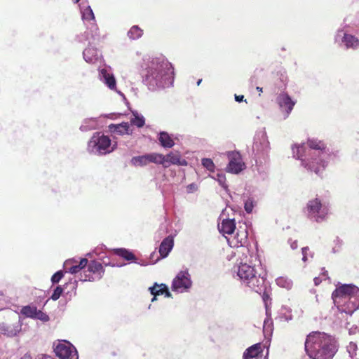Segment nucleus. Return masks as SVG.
Segmentation results:
<instances>
[{
	"mask_svg": "<svg viewBox=\"0 0 359 359\" xmlns=\"http://www.w3.org/2000/svg\"><path fill=\"white\" fill-rule=\"evenodd\" d=\"M233 271L236 273L242 285L262 297L268 316V302L271 301V288L270 282L266 280V271L262 267L258 255L252 252L249 256L245 255L241 258L234 265Z\"/></svg>",
	"mask_w": 359,
	"mask_h": 359,
	"instance_id": "nucleus-1",
	"label": "nucleus"
},
{
	"mask_svg": "<svg viewBox=\"0 0 359 359\" xmlns=\"http://www.w3.org/2000/svg\"><path fill=\"white\" fill-rule=\"evenodd\" d=\"M292 151L293 158L300 161L301 166L318 176L339 157L338 151L330 149L323 141L316 138L308 139L306 144L292 145Z\"/></svg>",
	"mask_w": 359,
	"mask_h": 359,
	"instance_id": "nucleus-2",
	"label": "nucleus"
},
{
	"mask_svg": "<svg viewBox=\"0 0 359 359\" xmlns=\"http://www.w3.org/2000/svg\"><path fill=\"white\" fill-rule=\"evenodd\" d=\"M142 81L150 91L161 90L173 86L174 68L164 57L144 60Z\"/></svg>",
	"mask_w": 359,
	"mask_h": 359,
	"instance_id": "nucleus-3",
	"label": "nucleus"
},
{
	"mask_svg": "<svg viewBox=\"0 0 359 359\" xmlns=\"http://www.w3.org/2000/svg\"><path fill=\"white\" fill-rule=\"evenodd\" d=\"M304 346L311 359H332L338 351L334 338L325 332L309 334Z\"/></svg>",
	"mask_w": 359,
	"mask_h": 359,
	"instance_id": "nucleus-4",
	"label": "nucleus"
},
{
	"mask_svg": "<svg viewBox=\"0 0 359 359\" xmlns=\"http://www.w3.org/2000/svg\"><path fill=\"white\" fill-rule=\"evenodd\" d=\"M270 143L264 128L257 130L254 137L252 151L256 165L262 166L269 161Z\"/></svg>",
	"mask_w": 359,
	"mask_h": 359,
	"instance_id": "nucleus-5",
	"label": "nucleus"
},
{
	"mask_svg": "<svg viewBox=\"0 0 359 359\" xmlns=\"http://www.w3.org/2000/svg\"><path fill=\"white\" fill-rule=\"evenodd\" d=\"M117 142L112 143L111 140L107 135L100 132L94 133L88 142L87 151L90 154L103 156L109 154L116 150Z\"/></svg>",
	"mask_w": 359,
	"mask_h": 359,
	"instance_id": "nucleus-6",
	"label": "nucleus"
},
{
	"mask_svg": "<svg viewBox=\"0 0 359 359\" xmlns=\"http://www.w3.org/2000/svg\"><path fill=\"white\" fill-rule=\"evenodd\" d=\"M329 210L326 203H323L319 198H315L307 202L304 213L309 220L321 223L327 219Z\"/></svg>",
	"mask_w": 359,
	"mask_h": 359,
	"instance_id": "nucleus-7",
	"label": "nucleus"
},
{
	"mask_svg": "<svg viewBox=\"0 0 359 359\" xmlns=\"http://www.w3.org/2000/svg\"><path fill=\"white\" fill-rule=\"evenodd\" d=\"M83 21L86 25V29L90 30L91 36L95 39L98 36V27L95 23L94 13L87 2L82 1L79 5Z\"/></svg>",
	"mask_w": 359,
	"mask_h": 359,
	"instance_id": "nucleus-8",
	"label": "nucleus"
},
{
	"mask_svg": "<svg viewBox=\"0 0 359 359\" xmlns=\"http://www.w3.org/2000/svg\"><path fill=\"white\" fill-rule=\"evenodd\" d=\"M334 305L337 307L339 313L351 316L354 312L359 309V294L339 301L334 299Z\"/></svg>",
	"mask_w": 359,
	"mask_h": 359,
	"instance_id": "nucleus-9",
	"label": "nucleus"
},
{
	"mask_svg": "<svg viewBox=\"0 0 359 359\" xmlns=\"http://www.w3.org/2000/svg\"><path fill=\"white\" fill-rule=\"evenodd\" d=\"M55 355L60 359H79L76 348L68 341H59L53 344Z\"/></svg>",
	"mask_w": 359,
	"mask_h": 359,
	"instance_id": "nucleus-10",
	"label": "nucleus"
},
{
	"mask_svg": "<svg viewBox=\"0 0 359 359\" xmlns=\"http://www.w3.org/2000/svg\"><path fill=\"white\" fill-rule=\"evenodd\" d=\"M334 41L341 48L346 50H357L359 48V39L353 34H348L343 29L337 30L334 36Z\"/></svg>",
	"mask_w": 359,
	"mask_h": 359,
	"instance_id": "nucleus-11",
	"label": "nucleus"
},
{
	"mask_svg": "<svg viewBox=\"0 0 359 359\" xmlns=\"http://www.w3.org/2000/svg\"><path fill=\"white\" fill-rule=\"evenodd\" d=\"M98 79L109 89L116 92L118 94L124 97V95L116 88V80L111 67L106 65L100 66L98 67Z\"/></svg>",
	"mask_w": 359,
	"mask_h": 359,
	"instance_id": "nucleus-12",
	"label": "nucleus"
},
{
	"mask_svg": "<svg viewBox=\"0 0 359 359\" xmlns=\"http://www.w3.org/2000/svg\"><path fill=\"white\" fill-rule=\"evenodd\" d=\"M104 273V269L102 264L96 260H92L88 265V271L81 275L80 280L97 281L102 278Z\"/></svg>",
	"mask_w": 359,
	"mask_h": 359,
	"instance_id": "nucleus-13",
	"label": "nucleus"
},
{
	"mask_svg": "<svg viewBox=\"0 0 359 359\" xmlns=\"http://www.w3.org/2000/svg\"><path fill=\"white\" fill-rule=\"evenodd\" d=\"M191 285L192 281L188 271H181L173 279L171 289L174 292L182 293L187 292Z\"/></svg>",
	"mask_w": 359,
	"mask_h": 359,
	"instance_id": "nucleus-14",
	"label": "nucleus"
},
{
	"mask_svg": "<svg viewBox=\"0 0 359 359\" xmlns=\"http://www.w3.org/2000/svg\"><path fill=\"white\" fill-rule=\"evenodd\" d=\"M359 294V287L354 284H341L339 283L336 286V289L332 293V299L333 302L334 299L339 301L341 299H344L353 295Z\"/></svg>",
	"mask_w": 359,
	"mask_h": 359,
	"instance_id": "nucleus-15",
	"label": "nucleus"
},
{
	"mask_svg": "<svg viewBox=\"0 0 359 359\" xmlns=\"http://www.w3.org/2000/svg\"><path fill=\"white\" fill-rule=\"evenodd\" d=\"M229 160L226 171L232 174H238L245 168L241 154L237 151H229L226 153Z\"/></svg>",
	"mask_w": 359,
	"mask_h": 359,
	"instance_id": "nucleus-16",
	"label": "nucleus"
},
{
	"mask_svg": "<svg viewBox=\"0 0 359 359\" xmlns=\"http://www.w3.org/2000/svg\"><path fill=\"white\" fill-rule=\"evenodd\" d=\"M276 102L281 112L283 114L284 118L289 116L296 104V101L287 93H280L276 97Z\"/></svg>",
	"mask_w": 359,
	"mask_h": 359,
	"instance_id": "nucleus-17",
	"label": "nucleus"
},
{
	"mask_svg": "<svg viewBox=\"0 0 359 359\" xmlns=\"http://www.w3.org/2000/svg\"><path fill=\"white\" fill-rule=\"evenodd\" d=\"M22 320L20 317L16 323L8 324L5 322L0 323V332L7 337H14L17 336L22 330Z\"/></svg>",
	"mask_w": 359,
	"mask_h": 359,
	"instance_id": "nucleus-18",
	"label": "nucleus"
},
{
	"mask_svg": "<svg viewBox=\"0 0 359 359\" xmlns=\"http://www.w3.org/2000/svg\"><path fill=\"white\" fill-rule=\"evenodd\" d=\"M174 246V237L172 235H169L165 238L160 244L158 252L160 257H158L156 260L152 261L151 264H156L160 259H164L167 257L172 250Z\"/></svg>",
	"mask_w": 359,
	"mask_h": 359,
	"instance_id": "nucleus-19",
	"label": "nucleus"
},
{
	"mask_svg": "<svg viewBox=\"0 0 359 359\" xmlns=\"http://www.w3.org/2000/svg\"><path fill=\"white\" fill-rule=\"evenodd\" d=\"M109 131L111 134L117 135H131L133 133V130L131 128L128 122H122L118 124L111 123L109 126Z\"/></svg>",
	"mask_w": 359,
	"mask_h": 359,
	"instance_id": "nucleus-20",
	"label": "nucleus"
},
{
	"mask_svg": "<svg viewBox=\"0 0 359 359\" xmlns=\"http://www.w3.org/2000/svg\"><path fill=\"white\" fill-rule=\"evenodd\" d=\"M83 57L86 62L95 64L101 59L102 55L97 48L88 47L83 51Z\"/></svg>",
	"mask_w": 359,
	"mask_h": 359,
	"instance_id": "nucleus-21",
	"label": "nucleus"
},
{
	"mask_svg": "<svg viewBox=\"0 0 359 359\" xmlns=\"http://www.w3.org/2000/svg\"><path fill=\"white\" fill-rule=\"evenodd\" d=\"M262 347L260 343H257L248 347L243 353V359H258L262 356Z\"/></svg>",
	"mask_w": 359,
	"mask_h": 359,
	"instance_id": "nucleus-22",
	"label": "nucleus"
},
{
	"mask_svg": "<svg viewBox=\"0 0 359 359\" xmlns=\"http://www.w3.org/2000/svg\"><path fill=\"white\" fill-rule=\"evenodd\" d=\"M218 229L222 234H231L236 229V222L234 219H224L220 224H218Z\"/></svg>",
	"mask_w": 359,
	"mask_h": 359,
	"instance_id": "nucleus-23",
	"label": "nucleus"
},
{
	"mask_svg": "<svg viewBox=\"0 0 359 359\" xmlns=\"http://www.w3.org/2000/svg\"><path fill=\"white\" fill-rule=\"evenodd\" d=\"M98 119L97 118H87L83 120L79 130L81 132H88L90 130H96L98 128Z\"/></svg>",
	"mask_w": 359,
	"mask_h": 359,
	"instance_id": "nucleus-24",
	"label": "nucleus"
},
{
	"mask_svg": "<svg viewBox=\"0 0 359 359\" xmlns=\"http://www.w3.org/2000/svg\"><path fill=\"white\" fill-rule=\"evenodd\" d=\"M158 140L161 146L165 149L172 148L175 145V142L171 135L165 131L158 133Z\"/></svg>",
	"mask_w": 359,
	"mask_h": 359,
	"instance_id": "nucleus-25",
	"label": "nucleus"
},
{
	"mask_svg": "<svg viewBox=\"0 0 359 359\" xmlns=\"http://www.w3.org/2000/svg\"><path fill=\"white\" fill-rule=\"evenodd\" d=\"M132 117L130 119V126L133 125L138 128H142L145 124V118L136 110H131Z\"/></svg>",
	"mask_w": 359,
	"mask_h": 359,
	"instance_id": "nucleus-26",
	"label": "nucleus"
},
{
	"mask_svg": "<svg viewBox=\"0 0 359 359\" xmlns=\"http://www.w3.org/2000/svg\"><path fill=\"white\" fill-rule=\"evenodd\" d=\"M76 262L77 261L75 258L66 260L63 264L65 271L72 274H75L81 270L78 264H76Z\"/></svg>",
	"mask_w": 359,
	"mask_h": 359,
	"instance_id": "nucleus-27",
	"label": "nucleus"
},
{
	"mask_svg": "<svg viewBox=\"0 0 359 359\" xmlns=\"http://www.w3.org/2000/svg\"><path fill=\"white\" fill-rule=\"evenodd\" d=\"M116 255L123 257L127 261L136 262V257L135 255L128 249L126 248H116L114 250Z\"/></svg>",
	"mask_w": 359,
	"mask_h": 359,
	"instance_id": "nucleus-28",
	"label": "nucleus"
},
{
	"mask_svg": "<svg viewBox=\"0 0 359 359\" xmlns=\"http://www.w3.org/2000/svg\"><path fill=\"white\" fill-rule=\"evenodd\" d=\"M99 36L100 34H98L97 38L93 39L91 36L90 30L87 29V31H86L85 32L76 35L75 37V41L80 43H85L86 41H88L89 44H90L92 42L98 40Z\"/></svg>",
	"mask_w": 359,
	"mask_h": 359,
	"instance_id": "nucleus-29",
	"label": "nucleus"
},
{
	"mask_svg": "<svg viewBox=\"0 0 359 359\" xmlns=\"http://www.w3.org/2000/svg\"><path fill=\"white\" fill-rule=\"evenodd\" d=\"M143 35V30L138 25H133L127 33L128 37L130 40H137Z\"/></svg>",
	"mask_w": 359,
	"mask_h": 359,
	"instance_id": "nucleus-30",
	"label": "nucleus"
},
{
	"mask_svg": "<svg viewBox=\"0 0 359 359\" xmlns=\"http://www.w3.org/2000/svg\"><path fill=\"white\" fill-rule=\"evenodd\" d=\"M38 309L35 306L27 305L22 307L20 313L26 318L34 319Z\"/></svg>",
	"mask_w": 359,
	"mask_h": 359,
	"instance_id": "nucleus-31",
	"label": "nucleus"
},
{
	"mask_svg": "<svg viewBox=\"0 0 359 359\" xmlns=\"http://www.w3.org/2000/svg\"><path fill=\"white\" fill-rule=\"evenodd\" d=\"M149 163L148 154L142 156H134L131 159V163L135 166H144Z\"/></svg>",
	"mask_w": 359,
	"mask_h": 359,
	"instance_id": "nucleus-32",
	"label": "nucleus"
},
{
	"mask_svg": "<svg viewBox=\"0 0 359 359\" xmlns=\"http://www.w3.org/2000/svg\"><path fill=\"white\" fill-rule=\"evenodd\" d=\"M149 155V163L162 165L164 167L165 161V155L157 153H150Z\"/></svg>",
	"mask_w": 359,
	"mask_h": 359,
	"instance_id": "nucleus-33",
	"label": "nucleus"
},
{
	"mask_svg": "<svg viewBox=\"0 0 359 359\" xmlns=\"http://www.w3.org/2000/svg\"><path fill=\"white\" fill-rule=\"evenodd\" d=\"M180 155L179 154H173L172 152H170L167 155H165V161L164 168H168L171 165H177L179 163Z\"/></svg>",
	"mask_w": 359,
	"mask_h": 359,
	"instance_id": "nucleus-34",
	"label": "nucleus"
},
{
	"mask_svg": "<svg viewBox=\"0 0 359 359\" xmlns=\"http://www.w3.org/2000/svg\"><path fill=\"white\" fill-rule=\"evenodd\" d=\"M163 289H167V285L155 283L153 286L149 287V290L151 295L158 296L163 294Z\"/></svg>",
	"mask_w": 359,
	"mask_h": 359,
	"instance_id": "nucleus-35",
	"label": "nucleus"
},
{
	"mask_svg": "<svg viewBox=\"0 0 359 359\" xmlns=\"http://www.w3.org/2000/svg\"><path fill=\"white\" fill-rule=\"evenodd\" d=\"M292 310L286 306H282L278 318L280 320L290 321L292 319Z\"/></svg>",
	"mask_w": 359,
	"mask_h": 359,
	"instance_id": "nucleus-36",
	"label": "nucleus"
},
{
	"mask_svg": "<svg viewBox=\"0 0 359 359\" xmlns=\"http://www.w3.org/2000/svg\"><path fill=\"white\" fill-rule=\"evenodd\" d=\"M256 205H257V201L255 199L254 197H252V196L248 197L244 201L245 211L248 214L252 213L253 208Z\"/></svg>",
	"mask_w": 359,
	"mask_h": 359,
	"instance_id": "nucleus-37",
	"label": "nucleus"
},
{
	"mask_svg": "<svg viewBox=\"0 0 359 359\" xmlns=\"http://www.w3.org/2000/svg\"><path fill=\"white\" fill-rule=\"evenodd\" d=\"M276 284L280 287L290 290L292 287V282L286 278L279 277L276 280Z\"/></svg>",
	"mask_w": 359,
	"mask_h": 359,
	"instance_id": "nucleus-38",
	"label": "nucleus"
},
{
	"mask_svg": "<svg viewBox=\"0 0 359 359\" xmlns=\"http://www.w3.org/2000/svg\"><path fill=\"white\" fill-rule=\"evenodd\" d=\"M201 165L208 171L214 172L215 170V165L213 161L209 158H203L201 159Z\"/></svg>",
	"mask_w": 359,
	"mask_h": 359,
	"instance_id": "nucleus-39",
	"label": "nucleus"
},
{
	"mask_svg": "<svg viewBox=\"0 0 359 359\" xmlns=\"http://www.w3.org/2000/svg\"><path fill=\"white\" fill-rule=\"evenodd\" d=\"M236 238L237 243H240L241 246H243L248 242V233L246 230L237 232Z\"/></svg>",
	"mask_w": 359,
	"mask_h": 359,
	"instance_id": "nucleus-40",
	"label": "nucleus"
},
{
	"mask_svg": "<svg viewBox=\"0 0 359 359\" xmlns=\"http://www.w3.org/2000/svg\"><path fill=\"white\" fill-rule=\"evenodd\" d=\"M100 259L101 261V264H102V266L104 265V266H112V267H121L122 266H123V264H116L114 262H111L110 261V257L107 256V255H104V256H101L100 257Z\"/></svg>",
	"mask_w": 359,
	"mask_h": 359,
	"instance_id": "nucleus-41",
	"label": "nucleus"
},
{
	"mask_svg": "<svg viewBox=\"0 0 359 359\" xmlns=\"http://www.w3.org/2000/svg\"><path fill=\"white\" fill-rule=\"evenodd\" d=\"M334 246L332 249V252L335 254L338 253L341 251L342 245H343V241L341 239H340L339 237H337L334 241Z\"/></svg>",
	"mask_w": 359,
	"mask_h": 359,
	"instance_id": "nucleus-42",
	"label": "nucleus"
},
{
	"mask_svg": "<svg viewBox=\"0 0 359 359\" xmlns=\"http://www.w3.org/2000/svg\"><path fill=\"white\" fill-rule=\"evenodd\" d=\"M63 292V288L61 285H57L53 290L50 299L53 301L57 300Z\"/></svg>",
	"mask_w": 359,
	"mask_h": 359,
	"instance_id": "nucleus-43",
	"label": "nucleus"
},
{
	"mask_svg": "<svg viewBox=\"0 0 359 359\" xmlns=\"http://www.w3.org/2000/svg\"><path fill=\"white\" fill-rule=\"evenodd\" d=\"M34 320H40L41 321L46 323L49 321L50 317L47 313L43 312L41 310H38Z\"/></svg>",
	"mask_w": 359,
	"mask_h": 359,
	"instance_id": "nucleus-44",
	"label": "nucleus"
},
{
	"mask_svg": "<svg viewBox=\"0 0 359 359\" xmlns=\"http://www.w3.org/2000/svg\"><path fill=\"white\" fill-rule=\"evenodd\" d=\"M63 276H64V271L62 270L57 271L51 277L52 283L53 285L58 283L60 282V280L63 278Z\"/></svg>",
	"mask_w": 359,
	"mask_h": 359,
	"instance_id": "nucleus-45",
	"label": "nucleus"
},
{
	"mask_svg": "<svg viewBox=\"0 0 359 359\" xmlns=\"http://www.w3.org/2000/svg\"><path fill=\"white\" fill-rule=\"evenodd\" d=\"M217 180L222 187H223L224 189H227L228 186L226 183V177L224 174L218 173L217 175Z\"/></svg>",
	"mask_w": 359,
	"mask_h": 359,
	"instance_id": "nucleus-46",
	"label": "nucleus"
},
{
	"mask_svg": "<svg viewBox=\"0 0 359 359\" xmlns=\"http://www.w3.org/2000/svg\"><path fill=\"white\" fill-rule=\"evenodd\" d=\"M273 322L271 318H266L264 322V331L271 332L272 330Z\"/></svg>",
	"mask_w": 359,
	"mask_h": 359,
	"instance_id": "nucleus-47",
	"label": "nucleus"
},
{
	"mask_svg": "<svg viewBox=\"0 0 359 359\" xmlns=\"http://www.w3.org/2000/svg\"><path fill=\"white\" fill-rule=\"evenodd\" d=\"M198 189V184L193 182L187 185V192L188 194H192L196 192Z\"/></svg>",
	"mask_w": 359,
	"mask_h": 359,
	"instance_id": "nucleus-48",
	"label": "nucleus"
},
{
	"mask_svg": "<svg viewBox=\"0 0 359 359\" xmlns=\"http://www.w3.org/2000/svg\"><path fill=\"white\" fill-rule=\"evenodd\" d=\"M348 351L349 353L350 356L352 358L353 355H355L357 346L355 343L351 342L349 346H348Z\"/></svg>",
	"mask_w": 359,
	"mask_h": 359,
	"instance_id": "nucleus-49",
	"label": "nucleus"
},
{
	"mask_svg": "<svg viewBox=\"0 0 359 359\" xmlns=\"http://www.w3.org/2000/svg\"><path fill=\"white\" fill-rule=\"evenodd\" d=\"M309 250V247H304L302 248V261L306 262L307 261V252Z\"/></svg>",
	"mask_w": 359,
	"mask_h": 359,
	"instance_id": "nucleus-50",
	"label": "nucleus"
},
{
	"mask_svg": "<svg viewBox=\"0 0 359 359\" xmlns=\"http://www.w3.org/2000/svg\"><path fill=\"white\" fill-rule=\"evenodd\" d=\"M88 262V261L86 258H81L79 263L78 264V266L81 269H83L87 266Z\"/></svg>",
	"mask_w": 359,
	"mask_h": 359,
	"instance_id": "nucleus-51",
	"label": "nucleus"
},
{
	"mask_svg": "<svg viewBox=\"0 0 359 359\" xmlns=\"http://www.w3.org/2000/svg\"><path fill=\"white\" fill-rule=\"evenodd\" d=\"M348 332L350 334H355L359 332V328L358 326H352L349 329Z\"/></svg>",
	"mask_w": 359,
	"mask_h": 359,
	"instance_id": "nucleus-52",
	"label": "nucleus"
},
{
	"mask_svg": "<svg viewBox=\"0 0 359 359\" xmlns=\"http://www.w3.org/2000/svg\"><path fill=\"white\" fill-rule=\"evenodd\" d=\"M288 243H290V247L292 250H295L297 248L298 245H297V241H292V239H290L288 241Z\"/></svg>",
	"mask_w": 359,
	"mask_h": 359,
	"instance_id": "nucleus-53",
	"label": "nucleus"
},
{
	"mask_svg": "<svg viewBox=\"0 0 359 359\" xmlns=\"http://www.w3.org/2000/svg\"><path fill=\"white\" fill-rule=\"evenodd\" d=\"M115 116H116V114H114V113L104 114L100 115L99 118H101V117H104V118H110V119H114Z\"/></svg>",
	"mask_w": 359,
	"mask_h": 359,
	"instance_id": "nucleus-54",
	"label": "nucleus"
},
{
	"mask_svg": "<svg viewBox=\"0 0 359 359\" xmlns=\"http://www.w3.org/2000/svg\"><path fill=\"white\" fill-rule=\"evenodd\" d=\"M234 98H235V100L238 102H241L243 101L246 102V100H244V96L243 95H235Z\"/></svg>",
	"mask_w": 359,
	"mask_h": 359,
	"instance_id": "nucleus-55",
	"label": "nucleus"
},
{
	"mask_svg": "<svg viewBox=\"0 0 359 359\" xmlns=\"http://www.w3.org/2000/svg\"><path fill=\"white\" fill-rule=\"evenodd\" d=\"M188 163L186 159L182 158L181 156L180 157L179 163H177V165L181 166H186L187 165Z\"/></svg>",
	"mask_w": 359,
	"mask_h": 359,
	"instance_id": "nucleus-56",
	"label": "nucleus"
},
{
	"mask_svg": "<svg viewBox=\"0 0 359 359\" xmlns=\"http://www.w3.org/2000/svg\"><path fill=\"white\" fill-rule=\"evenodd\" d=\"M188 163L186 159L182 158L181 156L180 157L179 163H177V165L181 166H186L187 165Z\"/></svg>",
	"mask_w": 359,
	"mask_h": 359,
	"instance_id": "nucleus-57",
	"label": "nucleus"
},
{
	"mask_svg": "<svg viewBox=\"0 0 359 359\" xmlns=\"http://www.w3.org/2000/svg\"><path fill=\"white\" fill-rule=\"evenodd\" d=\"M163 294L165 297H171L172 294L169 291L168 287L167 286V289H163Z\"/></svg>",
	"mask_w": 359,
	"mask_h": 359,
	"instance_id": "nucleus-58",
	"label": "nucleus"
},
{
	"mask_svg": "<svg viewBox=\"0 0 359 359\" xmlns=\"http://www.w3.org/2000/svg\"><path fill=\"white\" fill-rule=\"evenodd\" d=\"M20 359H32L29 354H25Z\"/></svg>",
	"mask_w": 359,
	"mask_h": 359,
	"instance_id": "nucleus-59",
	"label": "nucleus"
},
{
	"mask_svg": "<svg viewBox=\"0 0 359 359\" xmlns=\"http://www.w3.org/2000/svg\"><path fill=\"white\" fill-rule=\"evenodd\" d=\"M42 359H53V358L50 355H42Z\"/></svg>",
	"mask_w": 359,
	"mask_h": 359,
	"instance_id": "nucleus-60",
	"label": "nucleus"
},
{
	"mask_svg": "<svg viewBox=\"0 0 359 359\" xmlns=\"http://www.w3.org/2000/svg\"><path fill=\"white\" fill-rule=\"evenodd\" d=\"M156 255V252H153L151 255H150V259H152L154 257V255Z\"/></svg>",
	"mask_w": 359,
	"mask_h": 359,
	"instance_id": "nucleus-61",
	"label": "nucleus"
},
{
	"mask_svg": "<svg viewBox=\"0 0 359 359\" xmlns=\"http://www.w3.org/2000/svg\"><path fill=\"white\" fill-rule=\"evenodd\" d=\"M314 282H315V285H318V278H315Z\"/></svg>",
	"mask_w": 359,
	"mask_h": 359,
	"instance_id": "nucleus-62",
	"label": "nucleus"
},
{
	"mask_svg": "<svg viewBox=\"0 0 359 359\" xmlns=\"http://www.w3.org/2000/svg\"><path fill=\"white\" fill-rule=\"evenodd\" d=\"M257 90L259 92H262V88H261V87L257 86Z\"/></svg>",
	"mask_w": 359,
	"mask_h": 359,
	"instance_id": "nucleus-63",
	"label": "nucleus"
},
{
	"mask_svg": "<svg viewBox=\"0 0 359 359\" xmlns=\"http://www.w3.org/2000/svg\"><path fill=\"white\" fill-rule=\"evenodd\" d=\"M156 296H153L152 299H151V302H154L156 300Z\"/></svg>",
	"mask_w": 359,
	"mask_h": 359,
	"instance_id": "nucleus-64",
	"label": "nucleus"
}]
</instances>
